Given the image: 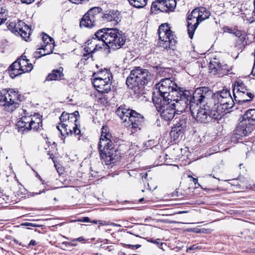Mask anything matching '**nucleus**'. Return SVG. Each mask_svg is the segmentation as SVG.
<instances>
[{
  "label": "nucleus",
  "instance_id": "nucleus-1",
  "mask_svg": "<svg viewBox=\"0 0 255 255\" xmlns=\"http://www.w3.org/2000/svg\"><path fill=\"white\" fill-rule=\"evenodd\" d=\"M178 94H175L172 98L169 99L171 107L176 111V114L180 115L185 112L191 105L194 103L197 104L206 102L208 96V88L206 87H200L197 88L193 95L188 90H183L182 89L179 91Z\"/></svg>",
  "mask_w": 255,
  "mask_h": 255
},
{
  "label": "nucleus",
  "instance_id": "nucleus-7",
  "mask_svg": "<svg viewBox=\"0 0 255 255\" xmlns=\"http://www.w3.org/2000/svg\"><path fill=\"white\" fill-rule=\"evenodd\" d=\"M255 125V109H251L244 115L242 120L235 130V133L241 136H246L252 132Z\"/></svg>",
  "mask_w": 255,
  "mask_h": 255
},
{
  "label": "nucleus",
  "instance_id": "nucleus-57",
  "mask_svg": "<svg viewBox=\"0 0 255 255\" xmlns=\"http://www.w3.org/2000/svg\"><path fill=\"white\" fill-rule=\"evenodd\" d=\"M143 199H143V198H140V199L139 200V202H141L143 200Z\"/></svg>",
  "mask_w": 255,
  "mask_h": 255
},
{
  "label": "nucleus",
  "instance_id": "nucleus-30",
  "mask_svg": "<svg viewBox=\"0 0 255 255\" xmlns=\"http://www.w3.org/2000/svg\"><path fill=\"white\" fill-rule=\"evenodd\" d=\"M42 120L39 114L31 116L30 129L38 130L42 127Z\"/></svg>",
  "mask_w": 255,
  "mask_h": 255
},
{
  "label": "nucleus",
  "instance_id": "nucleus-49",
  "mask_svg": "<svg viewBox=\"0 0 255 255\" xmlns=\"http://www.w3.org/2000/svg\"><path fill=\"white\" fill-rule=\"evenodd\" d=\"M35 245H36L35 241L32 240L29 242V243L28 244V247H30V246H35Z\"/></svg>",
  "mask_w": 255,
  "mask_h": 255
},
{
  "label": "nucleus",
  "instance_id": "nucleus-28",
  "mask_svg": "<svg viewBox=\"0 0 255 255\" xmlns=\"http://www.w3.org/2000/svg\"><path fill=\"white\" fill-rule=\"evenodd\" d=\"M63 71V68L62 67L53 70L51 73L47 76L45 81H51L60 80L64 76Z\"/></svg>",
  "mask_w": 255,
  "mask_h": 255
},
{
  "label": "nucleus",
  "instance_id": "nucleus-38",
  "mask_svg": "<svg viewBox=\"0 0 255 255\" xmlns=\"http://www.w3.org/2000/svg\"><path fill=\"white\" fill-rule=\"evenodd\" d=\"M159 241H160V239H159L155 240H153V239H151L147 240V241L149 242L159 245L158 246H159V248L161 249V246L163 245V243H159Z\"/></svg>",
  "mask_w": 255,
  "mask_h": 255
},
{
  "label": "nucleus",
  "instance_id": "nucleus-15",
  "mask_svg": "<svg viewBox=\"0 0 255 255\" xmlns=\"http://www.w3.org/2000/svg\"><path fill=\"white\" fill-rule=\"evenodd\" d=\"M234 103V100L230 95L226 97V98L219 103V105L217 104V106H212V107L220 118L221 114L229 112V110L233 108Z\"/></svg>",
  "mask_w": 255,
  "mask_h": 255
},
{
  "label": "nucleus",
  "instance_id": "nucleus-3",
  "mask_svg": "<svg viewBox=\"0 0 255 255\" xmlns=\"http://www.w3.org/2000/svg\"><path fill=\"white\" fill-rule=\"evenodd\" d=\"M108 127L103 126L98 144L100 157L106 165L115 163L119 158V151L114 148V144L111 138Z\"/></svg>",
  "mask_w": 255,
  "mask_h": 255
},
{
  "label": "nucleus",
  "instance_id": "nucleus-20",
  "mask_svg": "<svg viewBox=\"0 0 255 255\" xmlns=\"http://www.w3.org/2000/svg\"><path fill=\"white\" fill-rule=\"evenodd\" d=\"M120 13L117 10H111L105 13H103L102 23L106 21H113L117 24L121 21Z\"/></svg>",
  "mask_w": 255,
  "mask_h": 255
},
{
  "label": "nucleus",
  "instance_id": "nucleus-46",
  "mask_svg": "<svg viewBox=\"0 0 255 255\" xmlns=\"http://www.w3.org/2000/svg\"><path fill=\"white\" fill-rule=\"evenodd\" d=\"M197 248V247L196 245H193L192 246L190 247L189 248L187 249L186 252H188L189 251L194 250Z\"/></svg>",
  "mask_w": 255,
  "mask_h": 255
},
{
  "label": "nucleus",
  "instance_id": "nucleus-13",
  "mask_svg": "<svg viewBox=\"0 0 255 255\" xmlns=\"http://www.w3.org/2000/svg\"><path fill=\"white\" fill-rule=\"evenodd\" d=\"M143 123V117L134 111L124 126L132 132H134L137 130L140 129Z\"/></svg>",
  "mask_w": 255,
  "mask_h": 255
},
{
  "label": "nucleus",
  "instance_id": "nucleus-55",
  "mask_svg": "<svg viewBox=\"0 0 255 255\" xmlns=\"http://www.w3.org/2000/svg\"><path fill=\"white\" fill-rule=\"evenodd\" d=\"M125 246V247H127L129 248H132V246L133 245H128V244H126Z\"/></svg>",
  "mask_w": 255,
  "mask_h": 255
},
{
  "label": "nucleus",
  "instance_id": "nucleus-18",
  "mask_svg": "<svg viewBox=\"0 0 255 255\" xmlns=\"http://www.w3.org/2000/svg\"><path fill=\"white\" fill-rule=\"evenodd\" d=\"M156 108H159L161 110L160 116L162 119L166 121H169L173 119L176 114V111L170 105L161 106L156 105Z\"/></svg>",
  "mask_w": 255,
  "mask_h": 255
},
{
  "label": "nucleus",
  "instance_id": "nucleus-37",
  "mask_svg": "<svg viewBox=\"0 0 255 255\" xmlns=\"http://www.w3.org/2000/svg\"><path fill=\"white\" fill-rule=\"evenodd\" d=\"M25 23L21 21H18L16 23L14 24V31L18 33V31H20L21 27H23Z\"/></svg>",
  "mask_w": 255,
  "mask_h": 255
},
{
  "label": "nucleus",
  "instance_id": "nucleus-48",
  "mask_svg": "<svg viewBox=\"0 0 255 255\" xmlns=\"http://www.w3.org/2000/svg\"><path fill=\"white\" fill-rule=\"evenodd\" d=\"M95 41H96V38H94L93 40H88L86 42V46H87L88 42H92V44H90L89 46L91 47H92V46L93 45V43H95Z\"/></svg>",
  "mask_w": 255,
  "mask_h": 255
},
{
  "label": "nucleus",
  "instance_id": "nucleus-32",
  "mask_svg": "<svg viewBox=\"0 0 255 255\" xmlns=\"http://www.w3.org/2000/svg\"><path fill=\"white\" fill-rule=\"evenodd\" d=\"M92 44V42H88L87 46L84 48L85 53H83L82 58L81 59V62L82 63L85 64L86 62L90 58L92 57V48L90 47V45Z\"/></svg>",
  "mask_w": 255,
  "mask_h": 255
},
{
  "label": "nucleus",
  "instance_id": "nucleus-41",
  "mask_svg": "<svg viewBox=\"0 0 255 255\" xmlns=\"http://www.w3.org/2000/svg\"><path fill=\"white\" fill-rule=\"evenodd\" d=\"M233 34L238 37H241L243 35V32L236 28L235 29Z\"/></svg>",
  "mask_w": 255,
  "mask_h": 255
},
{
  "label": "nucleus",
  "instance_id": "nucleus-36",
  "mask_svg": "<svg viewBox=\"0 0 255 255\" xmlns=\"http://www.w3.org/2000/svg\"><path fill=\"white\" fill-rule=\"evenodd\" d=\"M164 3L165 9H167L166 12L173 11L176 6L175 0H164Z\"/></svg>",
  "mask_w": 255,
  "mask_h": 255
},
{
  "label": "nucleus",
  "instance_id": "nucleus-52",
  "mask_svg": "<svg viewBox=\"0 0 255 255\" xmlns=\"http://www.w3.org/2000/svg\"><path fill=\"white\" fill-rule=\"evenodd\" d=\"M83 240H84V239L82 237H79V238H78L77 239H74L73 240V241H79V242H81V241H82Z\"/></svg>",
  "mask_w": 255,
  "mask_h": 255
},
{
  "label": "nucleus",
  "instance_id": "nucleus-62",
  "mask_svg": "<svg viewBox=\"0 0 255 255\" xmlns=\"http://www.w3.org/2000/svg\"><path fill=\"white\" fill-rule=\"evenodd\" d=\"M1 196V192H0V196Z\"/></svg>",
  "mask_w": 255,
  "mask_h": 255
},
{
  "label": "nucleus",
  "instance_id": "nucleus-2",
  "mask_svg": "<svg viewBox=\"0 0 255 255\" xmlns=\"http://www.w3.org/2000/svg\"><path fill=\"white\" fill-rule=\"evenodd\" d=\"M155 90L152 96L153 102L157 105L163 106L169 103V99L175 94H178L181 88L170 78L161 79L155 85Z\"/></svg>",
  "mask_w": 255,
  "mask_h": 255
},
{
  "label": "nucleus",
  "instance_id": "nucleus-60",
  "mask_svg": "<svg viewBox=\"0 0 255 255\" xmlns=\"http://www.w3.org/2000/svg\"><path fill=\"white\" fill-rule=\"evenodd\" d=\"M254 6H255V0H254Z\"/></svg>",
  "mask_w": 255,
  "mask_h": 255
},
{
  "label": "nucleus",
  "instance_id": "nucleus-11",
  "mask_svg": "<svg viewBox=\"0 0 255 255\" xmlns=\"http://www.w3.org/2000/svg\"><path fill=\"white\" fill-rule=\"evenodd\" d=\"M32 69V64L29 63L25 56L22 55L9 66L8 72L10 77L13 79L22 73L31 71Z\"/></svg>",
  "mask_w": 255,
  "mask_h": 255
},
{
  "label": "nucleus",
  "instance_id": "nucleus-12",
  "mask_svg": "<svg viewBox=\"0 0 255 255\" xmlns=\"http://www.w3.org/2000/svg\"><path fill=\"white\" fill-rule=\"evenodd\" d=\"M76 122L68 121L67 123L60 124L57 126V128L61 132L63 136L66 135H72L74 134L75 136L78 135V139L80 140L82 134L80 129V125H78Z\"/></svg>",
  "mask_w": 255,
  "mask_h": 255
},
{
  "label": "nucleus",
  "instance_id": "nucleus-35",
  "mask_svg": "<svg viewBox=\"0 0 255 255\" xmlns=\"http://www.w3.org/2000/svg\"><path fill=\"white\" fill-rule=\"evenodd\" d=\"M197 8L198 12L200 13V17L201 22L204 20L208 18L210 15V12L204 7H200Z\"/></svg>",
  "mask_w": 255,
  "mask_h": 255
},
{
  "label": "nucleus",
  "instance_id": "nucleus-10",
  "mask_svg": "<svg viewBox=\"0 0 255 255\" xmlns=\"http://www.w3.org/2000/svg\"><path fill=\"white\" fill-rule=\"evenodd\" d=\"M159 45L165 49L171 48L175 45L176 40L167 23L162 24L158 28Z\"/></svg>",
  "mask_w": 255,
  "mask_h": 255
},
{
  "label": "nucleus",
  "instance_id": "nucleus-19",
  "mask_svg": "<svg viewBox=\"0 0 255 255\" xmlns=\"http://www.w3.org/2000/svg\"><path fill=\"white\" fill-rule=\"evenodd\" d=\"M255 97V93L250 89L243 91L240 94H237L234 97L235 101L239 104L251 102Z\"/></svg>",
  "mask_w": 255,
  "mask_h": 255
},
{
  "label": "nucleus",
  "instance_id": "nucleus-54",
  "mask_svg": "<svg viewBox=\"0 0 255 255\" xmlns=\"http://www.w3.org/2000/svg\"><path fill=\"white\" fill-rule=\"evenodd\" d=\"M140 247H141V245L137 244V245L132 246V248H135V249H137L139 248Z\"/></svg>",
  "mask_w": 255,
  "mask_h": 255
},
{
  "label": "nucleus",
  "instance_id": "nucleus-16",
  "mask_svg": "<svg viewBox=\"0 0 255 255\" xmlns=\"http://www.w3.org/2000/svg\"><path fill=\"white\" fill-rule=\"evenodd\" d=\"M211 93V92L208 90V100L209 102V104L211 105L212 106H217V104L219 105V103L222 101L224 98H226V97H228L231 95L230 92L229 90L224 89L213 94L212 98L210 99L209 97H210Z\"/></svg>",
  "mask_w": 255,
  "mask_h": 255
},
{
  "label": "nucleus",
  "instance_id": "nucleus-53",
  "mask_svg": "<svg viewBox=\"0 0 255 255\" xmlns=\"http://www.w3.org/2000/svg\"><path fill=\"white\" fill-rule=\"evenodd\" d=\"M252 74L253 75L255 76V64H254L253 68V70L252 71Z\"/></svg>",
  "mask_w": 255,
  "mask_h": 255
},
{
  "label": "nucleus",
  "instance_id": "nucleus-9",
  "mask_svg": "<svg viewBox=\"0 0 255 255\" xmlns=\"http://www.w3.org/2000/svg\"><path fill=\"white\" fill-rule=\"evenodd\" d=\"M20 94L12 89L0 92V105L4 106L8 112H12L18 106Z\"/></svg>",
  "mask_w": 255,
  "mask_h": 255
},
{
  "label": "nucleus",
  "instance_id": "nucleus-39",
  "mask_svg": "<svg viewBox=\"0 0 255 255\" xmlns=\"http://www.w3.org/2000/svg\"><path fill=\"white\" fill-rule=\"evenodd\" d=\"M39 51H37L34 52V56L36 58H40L41 56H45V55H43V51H42L41 49H39Z\"/></svg>",
  "mask_w": 255,
  "mask_h": 255
},
{
  "label": "nucleus",
  "instance_id": "nucleus-23",
  "mask_svg": "<svg viewBox=\"0 0 255 255\" xmlns=\"http://www.w3.org/2000/svg\"><path fill=\"white\" fill-rule=\"evenodd\" d=\"M133 112L132 110L126 108L125 105H121L117 109L116 113L123 121L125 125Z\"/></svg>",
  "mask_w": 255,
  "mask_h": 255
},
{
  "label": "nucleus",
  "instance_id": "nucleus-8",
  "mask_svg": "<svg viewBox=\"0 0 255 255\" xmlns=\"http://www.w3.org/2000/svg\"><path fill=\"white\" fill-rule=\"evenodd\" d=\"M103 10L100 7L90 8L81 18V27L92 28L102 23Z\"/></svg>",
  "mask_w": 255,
  "mask_h": 255
},
{
  "label": "nucleus",
  "instance_id": "nucleus-6",
  "mask_svg": "<svg viewBox=\"0 0 255 255\" xmlns=\"http://www.w3.org/2000/svg\"><path fill=\"white\" fill-rule=\"evenodd\" d=\"M202 104L203 107H200L197 110H194L193 105H191L190 107L191 116L196 121L202 123H207L213 119H220L212 105L209 104L208 99L207 101L203 102L200 104Z\"/></svg>",
  "mask_w": 255,
  "mask_h": 255
},
{
  "label": "nucleus",
  "instance_id": "nucleus-45",
  "mask_svg": "<svg viewBox=\"0 0 255 255\" xmlns=\"http://www.w3.org/2000/svg\"><path fill=\"white\" fill-rule=\"evenodd\" d=\"M235 28H226V31L230 33H234V31L235 30Z\"/></svg>",
  "mask_w": 255,
  "mask_h": 255
},
{
  "label": "nucleus",
  "instance_id": "nucleus-5",
  "mask_svg": "<svg viewBox=\"0 0 255 255\" xmlns=\"http://www.w3.org/2000/svg\"><path fill=\"white\" fill-rule=\"evenodd\" d=\"M151 78V75L147 70L136 67L130 72L126 83L129 88L136 91L147 84Z\"/></svg>",
  "mask_w": 255,
  "mask_h": 255
},
{
  "label": "nucleus",
  "instance_id": "nucleus-4",
  "mask_svg": "<svg viewBox=\"0 0 255 255\" xmlns=\"http://www.w3.org/2000/svg\"><path fill=\"white\" fill-rule=\"evenodd\" d=\"M95 36L113 50L122 48L127 39L125 33L117 28L99 29L95 33Z\"/></svg>",
  "mask_w": 255,
  "mask_h": 255
},
{
  "label": "nucleus",
  "instance_id": "nucleus-22",
  "mask_svg": "<svg viewBox=\"0 0 255 255\" xmlns=\"http://www.w3.org/2000/svg\"><path fill=\"white\" fill-rule=\"evenodd\" d=\"M42 39L45 44L41 48L42 51H43V55H48L52 53L54 48V40L46 34H44L43 35Z\"/></svg>",
  "mask_w": 255,
  "mask_h": 255
},
{
  "label": "nucleus",
  "instance_id": "nucleus-25",
  "mask_svg": "<svg viewBox=\"0 0 255 255\" xmlns=\"http://www.w3.org/2000/svg\"><path fill=\"white\" fill-rule=\"evenodd\" d=\"M79 117L78 111H75L71 114L63 112L59 118L61 124L67 123L68 121L77 122Z\"/></svg>",
  "mask_w": 255,
  "mask_h": 255
},
{
  "label": "nucleus",
  "instance_id": "nucleus-59",
  "mask_svg": "<svg viewBox=\"0 0 255 255\" xmlns=\"http://www.w3.org/2000/svg\"><path fill=\"white\" fill-rule=\"evenodd\" d=\"M63 244H69V243L67 242H63Z\"/></svg>",
  "mask_w": 255,
  "mask_h": 255
},
{
  "label": "nucleus",
  "instance_id": "nucleus-40",
  "mask_svg": "<svg viewBox=\"0 0 255 255\" xmlns=\"http://www.w3.org/2000/svg\"><path fill=\"white\" fill-rule=\"evenodd\" d=\"M22 226H27V227H40V226L36 225L34 223H29V222H25L24 223H22L21 224Z\"/></svg>",
  "mask_w": 255,
  "mask_h": 255
},
{
  "label": "nucleus",
  "instance_id": "nucleus-26",
  "mask_svg": "<svg viewBox=\"0 0 255 255\" xmlns=\"http://www.w3.org/2000/svg\"><path fill=\"white\" fill-rule=\"evenodd\" d=\"M248 89H249V88L247 86L246 82L241 79L237 80L235 82L233 90L234 97L236 96L237 93L239 94L240 93L247 90Z\"/></svg>",
  "mask_w": 255,
  "mask_h": 255
},
{
  "label": "nucleus",
  "instance_id": "nucleus-43",
  "mask_svg": "<svg viewBox=\"0 0 255 255\" xmlns=\"http://www.w3.org/2000/svg\"><path fill=\"white\" fill-rule=\"evenodd\" d=\"M154 144V141L152 140H148L147 143H145V145L147 147H150Z\"/></svg>",
  "mask_w": 255,
  "mask_h": 255
},
{
  "label": "nucleus",
  "instance_id": "nucleus-31",
  "mask_svg": "<svg viewBox=\"0 0 255 255\" xmlns=\"http://www.w3.org/2000/svg\"><path fill=\"white\" fill-rule=\"evenodd\" d=\"M109 77V81H112L113 76L110 70L107 69H104L103 70L98 72L96 74V77L95 78H98L103 79L104 80H108Z\"/></svg>",
  "mask_w": 255,
  "mask_h": 255
},
{
  "label": "nucleus",
  "instance_id": "nucleus-14",
  "mask_svg": "<svg viewBox=\"0 0 255 255\" xmlns=\"http://www.w3.org/2000/svg\"><path fill=\"white\" fill-rule=\"evenodd\" d=\"M188 33L189 37L192 39L194 32L199 24L201 22L200 17V13L198 12L197 8L193 9L188 17Z\"/></svg>",
  "mask_w": 255,
  "mask_h": 255
},
{
  "label": "nucleus",
  "instance_id": "nucleus-33",
  "mask_svg": "<svg viewBox=\"0 0 255 255\" xmlns=\"http://www.w3.org/2000/svg\"><path fill=\"white\" fill-rule=\"evenodd\" d=\"M30 31L31 29L28 25L25 24L23 27H21L20 31H18V33L20 35L22 38L26 41V38L29 37Z\"/></svg>",
  "mask_w": 255,
  "mask_h": 255
},
{
  "label": "nucleus",
  "instance_id": "nucleus-29",
  "mask_svg": "<svg viewBox=\"0 0 255 255\" xmlns=\"http://www.w3.org/2000/svg\"><path fill=\"white\" fill-rule=\"evenodd\" d=\"M31 116H23L17 122V126L19 128L24 130H30Z\"/></svg>",
  "mask_w": 255,
  "mask_h": 255
},
{
  "label": "nucleus",
  "instance_id": "nucleus-56",
  "mask_svg": "<svg viewBox=\"0 0 255 255\" xmlns=\"http://www.w3.org/2000/svg\"><path fill=\"white\" fill-rule=\"evenodd\" d=\"M194 104L197 105H196V107H197V108H198V109L199 108H198V107L197 106V105H198V104H197V103H194L193 104V105H194ZM194 108H195V107H194V105H193V109H194ZM194 110H195V109H194Z\"/></svg>",
  "mask_w": 255,
  "mask_h": 255
},
{
  "label": "nucleus",
  "instance_id": "nucleus-27",
  "mask_svg": "<svg viewBox=\"0 0 255 255\" xmlns=\"http://www.w3.org/2000/svg\"><path fill=\"white\" fill-rule=\"evenodd\" d=\"M209 67L210 69H215V71L217 72V74L221 76L224 75L228 74L231 70V68L227 64L222 65L221 64H218L217 67H213L212 64L210 63Z\"/></svg>",
  "mask_w": 255,
  "mask_h": 255
},
{
  "label": "nucleus",
  "instance_id": "nucleus-61",
  "mask_svg": "<svg viewBox=\"0 0 255 255\" xmlns=\"http://www.w3.org/2000/svg\"><path fill=\"white\" fill-rule=\"evenodd\" d=\"M100 224H101V225H104V224H103V223H102V222H101V223H100Z\"/></svg>",
  "mask_w": 255,
  "mask_h": 255
},
{
  "label": "nucleus",
  "instance_id": "nucleus-24",
  "mask_svg": "<svg viewBox=\"0 0 255 255\" xmlns=\"http://www.w3.org/2000/svg\"><path fill=\"white\" fill-rule=\"evenodd\" d=\"M167 9H165L164 0H156L152 3L150 11L157 14L159 12H167Z\"/></svg>",
  "mask_w": 255,
  "mask_h": 255
},
{
  "label": "nucleus",
  "instance_id": "nucleus-42",
  "mask_svg": "<svg viewBox=\"0 0 255 255\" xmlns=\"http://www.w3.org/2000/svg\"><path fill=\"white\" fill-rule=\"evenodd\" d=\"M101 48V46H99L98 44H96L95 42L93 43V45L92 48V52L94 53L98 49Z\"/></svg>",
  "mask_w": 255,
  "mask_h": 255
},
{
  "label": "nucleus",
  "instance_id": "nucleus-21",
  "mask_svg": "<svg viewBox=\"0 0 255 255\" xmlns=\"http://www.w3.org/2000/svg\"><path fill=\"white\" fill-rule=\"evenodd\" d=\"M185 122L183 120H180L179 123L176 124V126L172 128L170 135L174 140L178 139L180 135L183 133L185 127Z\"/></svg>",
  "mask_w": 255,
  "mask_h": 255
},
{
  "label": "nucleus",
  "instance_id": "nucleus-47",
  "mask_svg": "<svg viewBox=\"0 0 255 255\" xmlns=\"http://www.w3.org/2000/svg\"><path fill=\"white\" fill-rule=\"evenodd\" d=\"M81 221L85 222V223H89L90 222V218L89 217H86L83 218V219L81 220Z\"/></svg>",
  "mask_w": 255,
  "mask_h": 255
},
{
  "label": "nucleus",
  "instance_id": "nucleus-44",
  "mask_svg": "<svg viewBox=\"0 0 255 255\" xmlns=\"http://www.w3.org/2000/svg\"><path fill=\"white\" fill-rule=\"evenodd\" d=\"M188 177L191 178L192 179V181L195 185L196 184H198V186L200 185L198 183V179L197 178H194L191 175H188Z\"/></svg>",
  "mask_w": 255,
  "mask_h": 255
},
{
  "label": "nucleus",
  "instance_id": "nucleus-50",
  "mask_svg": "<svg viewBox=\"0 0 255 255\" xmlns=\"http://www.w3.org/2000/svg\"><path fill=\"white\" fill-rule=\"evenodd\" d=\"M48 154H49V156H50V158H51V159H52V160H53V162H54V163L55 166V167L56 168V164H55V161H54V156H53V154H52H52H51V153H48Z\"/></svg>",
  "mask_w": 255,
  "mask_h": 255
},
{
  "label": "nucleus",
  "instance_id": "nucleus-34",
  "mask_svg": "<svg viewBox=\"0 0 255 255\" xmlns=\"http://www.w3.org/2000/svg\"><path fill=\"white\" fill-rule=\"evenodd\" d=\"M131 5L136 7L141 8L147 4V0H128Z\"/></svg>",
  "mask_w": 255,
  "mask_h": 255
},
{
  "label": "nucleus",
  "instance_id": "nucleus-51",
  "mask_svg": "<svg viewBox=\"0 0 255 255\" xmlns=\"http://www.w3.org/2000/svg\"><path fill=\"white\" fill-rule=\"evenodd\" d=\"M110 225L114 227H121V225H120V224H117L115 223H111Z\"/></svg>",
  "mask_w": 255,
  "mask_h": 255
},
{
  "label": "nucleus",
  "instance_id": "nucleus-17",
  "mask_svg": "<svg viewBox=\"0 0 255 255\" xmlns=\"http://www.w3.org/2000/svg\"><path fill=\"white\" fill-rule=\"evenodd\" d=\"M93 84L99 92L107 93L111 89L112 81H109V79L104 80L101 79L94 78Z\"/></svg>",
  "mask_w": 255,
  "mask_h": 255
},
{
  "label": "nucleus",
  "instance_id": "nucleus-58",
  "mask_svg": "<svg viewBox=\"0 0 255 255\" xmlns=\"http://www.w3.org/2000/svg\"><path fill=\"white\" fill-rule=\"evenodd\" d=\"M91 222H92V223H95V224H97L98 221H94Z\"/></svg>",
  "mask_w": 255,
  "mask_h": 255
}]
</instances>
